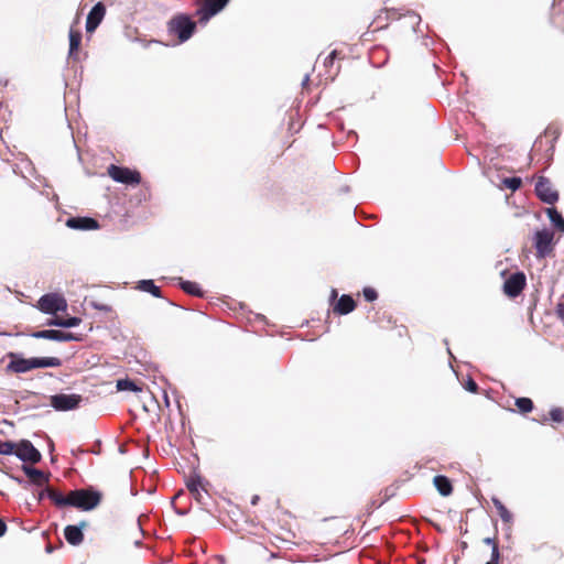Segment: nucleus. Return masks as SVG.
I'll use <instances>...</instances> for the list:
<instances>
[{"label":"nucleus","mask_w":564,"mask_h":564,"mask_svg":"<svg viewBox=\"0 0 564 564\" xmlns=\"http://www.w3.org/2000/svg\"><path fill=\"white\" fill-rule=\"evenodd\" d=\"M102 499V494L94 486H87L69 491V506L82 511H91L96 509Z\"/></svg>","instance_id":"f257e3e1"},{"label":"nucleus","mask_w":564,"mask_h":564,"mask_svg":"<svg viewBox=\"0 0 564 564\" xmlns=\"http://www.w3.org/2000/svg\"><path fill=\"white\" fill-rule=\"evenodd\" d=\"M169 32L177 36L181 43L192 37L196 30V22L187 14L181 13L173 17L167 23Z\"/></svg>","instance_id":"f03ea898"},{"label":"nucleus","mask_w":564,"mask_h":564,"mask_svg":"<svg viewBox=\"0 0 564 564\" xmlns=\"http://www.w3.org/2000/svg\"><path fill=\"white\" fill-rule=\"evenodd\" d=\"M84 401L80 394L56 393L51 395L50 405L56 411H72L78 409Z\"/></svg>","instance_id":"7ed1b4c3"},{"label":"nucleus","mask_w":564,"mask_h":564,"mask_svg":"<svg viewBox=\"0 0 564 564\" xmlns=\"http://www.w3.org/2000/svg\"><path fill=\"white\" fill-rule=\"evenodd\" d=\"M37 307L45 314L55 315L59 311H65L67 308V303L63 295L57 293H47L40 297Z\"/></svg>","instance_id":"20e7f679"},{"label":"nucleus","mask_w":564,"mask_h":564,"mask_svg":"<svg viewBox=\"0 0 564 564\" xmlns=\"http://www.w3.org/2000/svg\"><path fill=\"white\" fill-rule=\"evenodd\" d=\"M108 174L115 182L126 185H138L141 182L138 171L124 166L111 164L108 167Z\"/></svg>","instance_id":"39448f33"},{"label":"nucleus","mask_w":564,"mask_h":564,"mask_svg":"<svg viewBox=\"0 0 564 564\" xmlns=\"http://www.w3.org/2000/svg\"><path fill=\"white\" fill-rule=\"evenodd\" d=\"M554 234L550 229L538 230L534 234L533 242L538 258L547 257L553 250Z\"/></svg>","instance_id":"423d86ee"},{"label":"nucleus","mask_w":564,"mask_h":564,"mask_svg":"<svg viewBox=\"0 0 564 564\" xmlns=\"http://www.w3.org/2000/svg\"><path fill=\"white\" fill-rule=\"evenodd\" d=\"M15 456L21 462L30 464H37L42 459L40 451L29 440H22L17 444Z\"/></svg>","instance_id":"0eeeda50"},{"label":"nucleus","mask_w":564,"mask_h":564,"mask_svg":"<svg viewBox=\"0 0 564 564\" xmlns=\"http://www.w3.org/2000/svg\"><path fill=\"white\" fill-rule=\"evenodd\" d=\"M229 1L230 0H204V4L196 11L199 23L206 24L214 15L219 13Z\"/></svg>","instance_id":"6e6552de"},{"label":"nucleus","mask_w":564,"mask_h":564,"mask_svg":"<svg viewBox=\"0 0 564 564\" xmlns=\"http://www.w3.org/2000/svg\"><path fill=\"white\" fill-rule=\"evenodd\" d=\"M536 196L545 204L553 205L558 200V193L552 187L549 178L540 176L535 184Z\"/></svg>","instance_id":"1a4fd4ad"},{"label":"nucleus","mask_w":564,"mask_h":564,"mask_svg":"<svg viewBox=\"0 0 564 564\" xmlns=\"http://www.w3.org/2000/svg\"><path fill=\"white\" fill-rule=\"evenodd\" d=\"M12 359L6 366V372L25 373L36 368V358L24 359L20 355H10Z\"/></svg>","instance_id":"9d476101"},{"label":"nucleus","mask_w":564,"mask_h":564,"mask_svg":"<svg viewBox=\"0 0 564 564\" xmlns=\"http://www.w3.org/2000/svg\"><path fill=\"white\" fill-rule=\"evenodd\" d=\"M525 286V275L522 272L512 273L503 283V292L510 296H518Z\"/></svg>","instance_id":"9b49d317"},{"label":"nucleus","mask_w":564,"mask_h":564,"mask_svg":"<svg viewBox=\"0 0 564 564\" xmlns=\"http://www.w3.org/2000/svg\"><path fill=\"white\" fill-rule=\"evenodd\" d=\"M203 479L198 474L189 476L186 481V487L193 498L200 505H206L205 498L208 496L207 490L202 485Z\"/></svg>","instance_id":"f8f14e48"},{"label":"nucleus","mask_w":564,"mask_h":564,"mask_svg":"<svg viewBox=\"0 0 564 564\" xmlns=\"http://www.w3.org/2000/svg\"><path fill=\"white\" fill-rule=\"evenodd\" d=\"M33 338H44L55 341H69L76 340L77 337L68 332L63 329H43L32 334Z\"/></svg>","instance_id":"ddd939ff"},{"label":"nucleus","mask_w":564,"mask_h":564,"mask_svg":"<svg viewBox=\"0 0 564 564\" xmlns=\"http://www.w3.org/2000/svg\"><path fill=\"white\" fill-rule=\"evenodd\" d=\"M106 14V7L102 2H97L89 11L86 20V31L94 32L101 23Z\"/></svg>","instance_id":"4468645a"},{"label":"nucleus","mask_w":564,"mask_h":564,"mask_svg":"<svg viewBox=\"0 0 564 564\" xmlns=\"http://www.w3.org/2000/svg\"><path fill=\"white\" fill-rule=\"evenodd\" d=\"M66 226L75 230H95L99 228V223L93 217L75 216L66 219Z\"/></svg>","instance_id":"2eb2a0df"},{"label":"nucleus","mask_w":564,"mask_h":564,"mask_svg":"<svg viewBox=\"0 0 564 564\" xmlns=\"http://www.w3.org/2000/svg\"><path fill=\"white\" fill-rule=\"evenodd\" d=\"M87 525L86 521H82L79 524L66 525L64 529L65 540L73 546L79 545L84 541L83 529Z\"/></svg>","instance_id":"dca6fc26"},{"label":"nucleus","mask_w":564,"mask_h":564,"mask_svg":"<svg viewBox=\"0 0 564 564\" xmlns=\"http://www.w3.org/2000/svg\"><path fill=\"white\" fill-rule=\"evenodd\" d=\"M22 470L33 485L43 486L50 480V474H45L31 465H22Z\"/></svg>","instance_id":"f3484780"},{"label":"nucleus","mask_w":564,"mask_h":564,"mask_svg":"<svg viewBox=\"0 0 564 564\" xmlns=\"http://www.w3.org/2000/svg\"><path fill=\"white\" fill-rule=\"evenodd\" d=\"M356 308V302L349 294H343L333 305L334 313L347 315Z\"/></svg>","instance_id":"a211bd4d"},{"label":"nucleus","mask_w":564,"mask_h":564,"mask_svg":"<svg viewBox=\"0 0 564 564\" xmlns=\"http://www.w3.org/2000/svg\"><path fill=\"white\" fill-rule=\"evenodd\" d=\"M433 484L438 494L443 497H447L453 492V485L444 475H436L433 479Z\"/></svg>","instance_id":"6ab92c4d"},{"label":"nucleus","mask_w":564,"mask_h":564,"mask_svg":"<svg viewBox=\"0 0 564 564\" xmlns=\"http://www.w3.org/2000/svg\"><path fill=\"white\" fill-rule=\"evenodd\" d=\"M116 389L117 391H130V392H133V393H139L142 391V387L140 384H138L134 380L126 377V378H122V379H118L116 381Z\"/></svg>","instance_id":"aec40b11"},{"label":"nucleus","mask_w":564,"mask_h":564,"mask_svg":"<svg viewBox=\"0 0 564 564\" xmlns=\"http://www.w3.org/2000/svg\"><path fill=\"white\" fill-rule=\"evenodd\" d=\"M69 50L68 57L72 59L77 58V50L79 48L82 42V33L79 31H75L73 29L69 30Z\"/></svg>","instance_id":"412c9836"},{"label":"nucleus","mask_w":564,"mask_h":564,"mask_svg":"<svg viewBox=\"0 0 564 564\" xmlns=\"http://www.w3.org/2000/svg\"><path fill=\"white\" fill-rule=\"evenodd\" d=\"M137 289L142 292L150 293L154 297H162L161 289L158 285H155L153 280H140L138 282Z\"/></svg>","instance_id":"4be33fe9"},{"label":"nucleus","mask_w":564,"mask_h":564,"mask_svg":"<svg viewBox=\"0 0 564 564\" xmlns=\"http://www.w3.org/2000/svg\"><path fill=\"white\" fill-rule=\"evenodd\" d=\"M546 215L552 225L560 232L564 234V217L562 216V214L555 207H550L546 209Z\"/></svg>","instance_id":"5701e85b"},{"label":"nucleus","mask_w":564,"mask_h":564,"mask_svg":"<svg viewBox=\"0 0 564 564\" xmlns=\"http://www.w3.org/2000/svg\"><path fill=\"white\" fill-rule=\"evenodd\" d=\"M80 322H82V319L77 316H72V317H66V318L55 316L48 323V325H54V326L64 327V328H70V327H75V326L79 325Z\"/></svg>","instance_id":"b1692460"},{"label":"nucleus","mask_w":564,"mask_h":564,"mask_svg":"<svg viewBox=\"0 0 564 564\" xmlns=\"http://www.w3.org/2000/svg\"><path fill=\"white\" fill-rule=\"evenodd\" d=\"M178 280V285L185 293L198 297H202L204 295L199 284H197L196 282L186 281L181 278Z\"/></svg>","instance_id":"393cba45"},{"label":"nucleus","mask_w":564,"mask_h":564,"mask_svg":"<svg viewBox=\"0 0 564 564\" xmlns=\"http://www.w3.org/2000/svg\"><path fill=\"white\" fill-rule=\"evenodd\" d=\"M48 499L57 507L64 508L69 506V492L65 496L58 490L50 488Z\"/></svg>","instance_id":"a878e982"},{"label":"nucleus","mask_w":564,"mask_h":564,"mask_svg":"<svg viewBox=\"0 0 564 564\" xmlns=\"http://www.w3.org/2000/svg\"><path fill=\"white\" fill-rule=\"evenodd\" d=\"M491 501H492L495 508L497 509L500 519L505 523L511 522L512 521V514L507 509V507L501 502V500L499 498H497V497H492Z\"/></svg>","instance_id":"bb28decb"},{"label":"nucleus","mask_w":564,"mask_h":564,"mask_svg":"<svg viewBox=\"0 0 564 564\" xmlns=\"http://www.w3.org/2000/svg\"><path fill=\"white\" fill-rule=\"evenodd\" d=\"M516 405L521 413H529L533 410V401L527 397H520L516 399Z\"/></svg>","instance_id":"cd10ccee"},{"label":"nucleus","mask_w":564,"mask_h":564,"mask_svg":"<svg viewBox=\"0 0 564 564\" xmlns=\"http://www.w3.org/2000/svg\"><path fill=\"white\" fill-rule=\"evenodd\" d=\"M61 365V360L56 357L36 358V368L56 367Z\"/></svg>","instance_id":"c85d7f7f"},{"label":"nucleus","mask_w":564,"mask_h":564,"mask_svg":"<svg viewBox=\"0 0 564 564\" xmlns=\"http://www.w3.org/2000/svg\"><path fill=\"white\" fill-rule=\"evenodd\" d=\"M17 444L12 441L0 443V455H15Z\"/></svg>","instance_id":"c756f323"},{"label":"nucleus","mask_w":564,"mask_h":564,"mask_svg":"<svg viewBox=\"0 0 564 564\" xmlns=\"http://www.w3.org/2000/svg\"><path fill=\"white\" fill-rule=\"evenodd\" d=\"M549 416H550V420L554 423H563L564 422V410L560 406H554L550 410Z\"/></svg>","instance_id":"7c9ffc66"},{"label":"nucleus","mask_w":564,"mask_h":564,"mask_svg":"<svg viewBox=\"0 0 564 564\" xmlns=\"http://www.w3.org/2000/svg\"><path fill=\"white\" fill-rule=\"evenodd\" d=\"M502 183L507 188L514 192L520 188V186L522 184V180L518 176H512V177H506L502 181Z\"/></svg>","instance_id":"2f4dec72"},{"label":"nucleus","mask_w":564,"mask_h":564,"mask_svg":"<svg viewBox=\"0 0 564 564\" xmlns=\"http://www.w3.org/2000/svg\"><path fill=\"white\" fill-rule=\"evenodd\" d=\"M362 295L367 302H373L378 299V293L372 288H365L362 290Z\"/></svg>","instance_id":"473e14b6"},{"label":"nucleus","mask_w":564,"mask_h":564,"mask_svg":"<svg viewBox=\"0 0 564 564\" xmlns=\"http://www.w3.org/2000/svg\"><path fill=\"white\" fill-rule=\"evenodd\" d=\"M464 388L471 393H476L478 391V384L470 376L467 377Z\"/></svg>","instance_id":"72a5a7b5"},{"label":"nucleus","mask_w":564,"mask_h":564,"mask_svg":"<svg viewBox=\"0 0 564 564\" xmlns=\"http://www.w3.org/2000/svg\"><path fill=\"white\" fill-rule=\"evenodd\" d=\"M499 558H500L499 546L498 545H494V547L491 550L490 560L486 564H498L499 563Z\"/></svg>","instance_id":"f704fd0d"},{"label":"nucleus","mask_w":564,"mask_h":564,"mask_svg":"<svg viewBox=\"0 0 564 564\" xmlns=\"http://www.w3.org/2000/svg\"><path fill=\"white\" fill-rule=\"evenodd\" d=\"M90 305H91L94 308H96V310H98V311L106 312V313H108V312H110V311H111V307H110L109 305H107V304H101V303H98V302H96V301H91V302H90Z\"/></svg>","instance_id":"c9c22d12"},{"label":"nucleus","mask_w":564,"mask_h":564,"mask_svg":"<svg viewBox=\"0 0 564 564\" xmlns=\"http://www.w3.org/2000/svg\"><path fill=\"white\" fill-rule=\"evenodd\" d=\"M336 55H337V52L333 51V52L329 53L328 56L325 57V59H324L325 67H329V66H332L334 64Z\"/></svg>","instance_id":"e433bc0d"},{"label":"nucleus","mask_w":564,"mask_h":564,"mask_svg":"<svg viewBox=\"0 0 564 564\" xmlns=\"http://www.w3.org/2000/svg\"><path fill=\"white\" fill-rule=\"evenodd\" d=\"M406 17L410 18L411 23H413V24H417L419 25L420 22H421V17L417 13L413 12V11H409Z\"/></svg>","instance_id":"4c0bfd02"},{"label":"nucleus","mask_w":564,"mask_h":564,"mask_svg":"<svg viewBox=\"0 0 564 564\" xmlns=\"http://www.w3.org/2000/svg\"><path fill=\"white\" fill-rule=\"evenodd\" d=\"M48 495H50V488L45 487L44 489L39 491L36 499H37L39 502H41L45 498L48 499Z\"/></svg>","instance_id":"58836bf2"},{"label":"nucleus","mask_w":564,"mask_h":564,"mask_svg":"<svg viewBox=\"0 0 564 564\" xmlns=\"http://www.w3.org/2000/svg\"><path fill=\"white\" fill-rule=\"evenodd\" d=\"M556 314L561 319L564 321V302H561L556 305Z\"/></svg>","instance_id":"ea45409f"},{"label":"nucleus","mask_w":564,"mask_h":564,"mask_svg":"<svg viewBox=\"0 0 564 564\" xmlns=\"http://www.w3.org/2000/svg\"><path fill=\"white\" fill-rule=\"evenodd\" d=\"M456 361V358H455V355L454 354H451L449 355V358H448V365L449 367L452 368L453 372L456 375V377L458 378V371L457 369L454 367L453 362Z\"/></svg>","instance_id":"a19ab883"},{"label":"nucleus","mask_w":564,"mask_h":564,"mask_svg":"<svg viewBox=\"0 0 564 564\" xmlns=\"http://www.w3.org/2000/svg\"><path fill=\"white\" fill-rule=\"evenodd\" d=\"M7 531V524L6 522L0 518V538L6 533Z\"/></svg>","instance_id":"79ce46f5"},{"label":"nucleus","mask_w":564,"mask_h":564,"mask_svg":"<svg viewBox=\"0 0 564 564\" xmlns=\"http://www.w3.org/2000/svg\"><path fill=\"white\" fill-rule=\"evenodd\" d=\"M484 543L491 545V549L494 547V545H498L494 538L484 539Z\"/></svg>","instance_id":"37998d69"},{"label":"nucleus","mask_w":564,"mask_h":564,"mask_svg":"<svg viewBox=\"0 0 564 564\" xmlns=\"http://www.w3.org/2000/svg\"><path fill=\"white\" fill-rule=\"evenodd\" d=\"M336 299H337V290L336 289H332L330 302L335 301Z\"/></svg>","instance_id":"c03bdc74"},{"label":"nucleus","mask_w":564,"mask_h":564,"mask_svg":"<svg viewBox=\"0 0 564 564\" xmlns=\"http://www.w3.org/2000/svg\"><path fill=\"white\" fill-rule=\"evenodd\" d=\"M260 500V497L258 495H254L252 498H251V505L252 506H256L258 503V501Z\"/></svg>","instance_id":"a18cd8bd"},{"label":"nucleus","mask_w":564,"mask_h":564,"mask_svg":"<svg viewBox=\"0 0 564 564\" xmlns=\"http://www.w3.org/2000/svg\"><path fill=\"white\" fill-rule=\"evenodd\" d=\"M154 370H156V367H155L154 365H152V364H150V365L148 366V368H145V371H147V372L154 371Z\"/></svg>","instance_id":"49530a36"},{"label":"nucleus","mask_w":564,"mask_h":564,"mask_svg":"<svg viewBox=\"0 0 564 564\" xmlns=\"http://www.w3.org/2000/svg\"><path fill=\"white\" fill-rule=\"evenodd\" d=\"M308 80H310V75H308V74H306V75L304 76L303 80H302V85H303V86H305V85L308 83Z\"/></svg>","instance_id":"de8ad7c7"},{"label":"nucleus","mask_w":564,"mask_h":564,"mask_svg":"<svg viewBox=\"0 0 564 564\" xmlns=\"http://www.w3.org/2000/svg\"><path fill=\"white\" fill-rule=\"evenodd\" d=\"M164 402H165L166 406L170 405V400H169V397L166 393L164 394Z\"/></svg>","instance_id":"09e8293b"},{"label":"nucleus","mask_w":564,"mask_h":564,"mask_svg":"<svg viewBox=\"0 0 564 564\" xmlns=\"http://www.w3.org/2000/svg\"><path fill=\"white\" fill-rule=\"evenodd\" d=\"M546 421H547V417L544 415L539 422L542 424H545Z\"/></svg>","instance_id":"8fccbe9b"},{"label":"nucleus","mask_w":564,"mask_h":564,"mask_svg":"<svg viewBox=\"0 0 564 564\" xmlns=\"http://www.w3.org/2000/svg\"><path fill=\"white\" fill-rule=\"evenodd\" d=\"M176 512H177L178 514H181V516L186 514V511H183V510H177Z\"/></svg>","instance_id":"3c124183"},{"label":"nucleus","mask_w":564,"mask_h":564,"mask_svg":"<svg viewBox=\"0 0 564 564\" xmlns=\"http://www.w3.org/2000/svg\"><path fill=\"white\" fill-rule=\"evenodd\" d=\"M134 544H135V546H141L142 542L139 540V541H135Z\"/></svg>","instance_id":"603ef678"},{"label":"nucleus","mask_w":564,"mask_h":564,"mask_svg":"<svg viewBox=\"0 0 564 564\" xmlns=\"http://www.w3.org/2000/svg\"><path fill=\"white\" fill-rule=\"evenodd\" d=\"M46 552H47V553H52V552H53V547L47 546V547H46Z\"/></svg>","instance_id":"864d4df0"},{"label":"nucleus","mask_w":564,"mask_h":564,"mask_svg":"<svg viewBox=\"0 0 564 564\" xmlns=\"http://www.w3.org/2000/svg\"><path fill=\"white\" fill-rule=\"evenodd\" d=\"M139 525V530L141 531V533H143V530H142V527L140 525V523H138Z\"/></svg>","instance_id":"5fc2aeb1"}]
</instances>
